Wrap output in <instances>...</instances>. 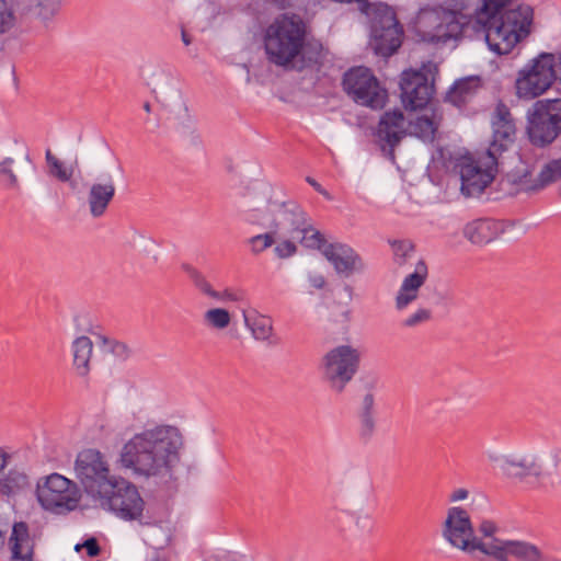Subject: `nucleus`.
Returning a JSON list of instances; mask_svg holds the SVG:
<instances>
[{
	"mask_svg": "<svg viewBox=\"0 0 561 561\" xmlns=\"http://www.w3.org/2000/svg\"><path fill=\"white\" fill-rule=\"evenodd\" d=\"M183 436L172 425H157L135 434L123 447L122 463L137 477L170 488L173 468L180 461Z\"/></svg>",
	"mask_w": 561,
	"mask_h": 561,
	"instance_id": "obj_1",
	"label": "nucleus"
},
{
	"mask_svg": "<svg viewBox=\"0 0 561 561\" xmlns=\"http://www.w3.org/2000/svg\"><path fill=\"white\" fill-rule=\"evenodd\" d=\"M305 24L299 18H277L268 25L264 36L267 60L285 70L302 71L318 66L320 53L305 48Z\"/></svg>",
	"mask_w": 561,
	"mask_h": 561,
	"instance_id": "obj_2",
	"label": "nucleus"
},
{
	"mask_svg": "<svg viewBox=\"0 0 561 561\" xmlns=\"http://www.w3.org/2000/svg\"><path fill=\"white\" fill-rule=\"evenodd\" d=\"M501 477L516 485L561 489V447L550 448L545 457L535 454H506L491 458Z\"/></svg>",
	"mask_w": 561,
	"mask_h": 561,
	"instance_id": "obj_3",
	"label": "nucleus"
},
{
	"mask_svg": "<svg viewBox=\"0 0 561 561\" xmlns=\"http://www.w3.org/2000/svg\"><path fill=\"white\" fill-rule=\"evenodd\" d=\"M531 23L533 9L522 4L490 21L472 22V30L484 38L490 50L506 55L529 35Z\"/></svg>",
	"mask_w": 561,
	"mask_h": 561,
	"instance_id": "obj_4",
	"label": "nucleus"
},
{
	"mask_svg": "<svg viewBox=\"0 0 561 561\" xmlns=\"http://www.w3.org/2000/svg\"><path fill=\"white\" fill-rule=\"evenodd\" d=\"M353 2L369 21V44L375 53L382 57L393 55L402 44L403 28L392 8L383 2L368 0H353Z\"/></svg>",
	"mask_w": 561,
	"mask_h": 561,
	"instance_id": "obj_5",
	"label": "nucleus"
},
{
	"mask_svg": "<svg viewBox=\"0 0 561 561\" xmlns=\"http://www.w3.org/2000/svg\"><path fill=\"white\" fill-rule=\"evenodd\" d=\"M75 470L84 491H138L134 483L110 473L107 463L98 449L80 451L75 461Z\"/></svg>",
	"mask_w": 561,
	"mask_h": 561,
	"instance_id": "obj_6",
	"label": "nucleus"
},
{
	"mask_svg": "<svg viewBox=\"0 0 561 561\" xmlns=\"http://www.w3.org/2000/svg\"><path fill=\"white\" fill-rule=\"evenodd\" d=\"M527 134L533 145L545 147L561 134V99H546L534 103L527 114Z\"/></svg>",
	"mask_w": 561,
	"mask_h": 561,
	"instance_id": "obj_7",
	"label": "nucleus"
},
{
	"mask_svg": "<svg viewBox=\"0 0 561 561\" xmlns=\"http://www.w3.org/2000/svg\"><path fill=\"white\" fill-rule=\"evenodd\" d=\"M443 538L454 548L476 557L479 551L488 556L492 541H484L474 535L470 515L460 506L448 508L442 527Z\"/></svg>",
	"mask_w": 561,
	"mask_h": 561,
	"instance_id": "obj_8",
	"label": "nucleus"
},
{
	"mask_svg": "<svg viewBox=\"0 0 561 561\" xmlns=\"http://www.w3.org/2000/svg\"><path fill=\"white\" fill-rule=\"evenodd\" d=\"M556 57L542 53L522 68L515 81L516 94L519 99L533 100L543 94L553 83Z\"/></svg>",
	"mask_w": 561,
	"mask_h": 561,
	"instance_id": "obj_9",
	"label": "nucleus"
},
{
	"mask_svg": "<svg viewBox=\"0 0 561 561\" xmlns=\"http://www.w3.org/2000/svg\"><path fill=\"white\" fill-rule=\"evenodd\" d=\"M499 159L486 151L474 159L472 156H462L458 159L456 168L459 169L461 192L467 197L481 194L493 181Z\"/></svg>",
	"mask_w": 561,
	"mask_h": 561,
	"instance_id": "obj_10",
	"label": "nucleus"
},
{
	"mask_svg": "<svg viewBox=\"0 0 561 561\" xmlns=\"http://www.w3.org/2000/svg\"><path fill=\"white\" fill-rule=\"evenodd\" d=\"M322 380L336 393L351 381V345H340L328 352L321 362Z\"/></svg>",
	"mask_w": 561,
	"mask_h": 561,
	"instance_id": "obj_11",
	"label": "nucleus"
},
{
	"mask_svg": "<svg viewBox=\"0 0 561 561\" xmlns=\"http://www.w3.org/2000/svg\"><path fill=\"white\" fill-rule=\"evenodd\" d=\"M388 98L387 90L381 87L371 69L353 66V101L359 105L380 110Z\"/></svg>",
	"mask_w": 561,
	"mask_h": 561,
	"instance_id": "obj_12",
	"label": "nucleus"
},
{
	"mask_svg": "<svg viewBox=\"0 0 561 561\" xmlns=\"http://www.w3.org/2000/svg\"><path fill=\"white\" fill-rule=\"evenodd\" d=\"M492 141L486 152L499 159L500 156L507 151L516 139V125L510 108L500 102L492 115Z\"/></svg>",
	"mask_w": 561,
	"mask_h": 561,
	"instance_id": "obj_13",
	"label": "nucleus"
},
{
	"mask_svg": "<svg viewBox=\"0 0 561 561\" xmlns=\"http://www.w3.org/2000/svg\"><path fill=\"white\" fill-rule=\"evenodd\" d=\"M401 99L405 108H423L430 102L434 87L426 75L416 70H405L400 80Z\"/></svg>",
	"mask_w": 561,
	"mask_h": 561,
	"instance_id": "obj_14",
	"label": "nucleus"
},
{
	"mask_svg": "<svg viewBox=\"0 0 561 561\" xmlns=\"http://www.w3.org/2000/svg\"><path fill=\"white\" fill-rule=\"evenodd\" d=\"M102 508L124 520H138L142 516L145 501L140 493H91Z\"/></svg>",
	"mask_w": 561,
	"mask_h": 561,
	"instance_id": "obj_15",
	"label": "nucleus"
},
{
	"mask_svg": "<svg viewBox=\"0 0 561 561\" xmlns=\"http://www.w3.org/2000/svg\"><path fill=\"white\" fill-rule=\"evenodd\" d=\"M488 556L496 561H508V556H513L518 561H561L558 558L543 554L534 543L518 540L492 539Z\"/></svg>",
	"mask_w": 561,
	"mask_h": 561,
	"instance_id": "obj_16",
	"label": "nucleus"
},
{
	"mask_svg": "<svg viewBox=\"0 0 561 561\" xmlns=\"http://www.w3.org/2000/svg\"><path fill=\"white\" fill-rule=\"evenodd\" d=\"M116 185L111 174H103L93 182L87 194V204L93 218L102 217L115 197Z\"/></svg>",
	"mask_w": 561,
	"mask_h": 561,
	"instance_id": "obj_17",
	"label": "nucleus"
},
{
	"mask_svg": "<svg viewBox=\"0 0 561 561\" xmlns=\"http://www.w3.org/2000/svg\"><path fill=\"white\" fill-rule=\"evenodd\" d=\"M428 276L427 265L424 261H419L414 271L408 274L394 297V308L398 311L405 310L420 296V290Z\"/></svg>",
	"mask_w": 561,
	"mask_h": 561,
	"instance_id": "obj_18",
	"label": "nucleus"
},
{
	"mask_svg": "<svg viewBox=\"0 0 561 561\" xmlns=\"http://www.w3.org/2000/svg\"><path fill=\"white\" fill-rule=\"evenodd\" d=\"M408 127L403 113L400 110L385 112L380 117L377 137L382 147L390 148L393 157V148L407 136Z\"/></svg>",
	"mask_w": 561,
	"mask_h": 561,
	"instance_id": "obj_19",
	"label": "nucleus"
},
{
	"mask_svg": "<svg viewBox=\"0 0 561 561\" xmlns=\"http://www.w3.org/2000/svg\"><path fill=\"white\" fill-rule=\"evenodd\" d=\"M7 543L11 552L10 561H35V537L30 534L25 522L13 524Z\"/></svg>",
	"mask_w": 561,
	"mask_h": 561,
	"instance_id": "obj_20",
	"label": "nucleus"
},
{
	"mask_svg": "<svg viewBox=\"0 0 561 561\" xmlns=\"http://www.w3.org/2000/svg\"><path fill=\"white\" fill-rule=\"evenodd\" d=\"M307 214L295 204H283L278 206L276 214L271 219L270 228L276 232L278 229H286L294 238L308 222Z\"/></svg>",
	"mask_w": 561,
	"mask_h": 561,
	"instance_id": "obj_21",
	"label": "nucleus"
},
{
	"mask_svg": "<svg viewBox=\"0 0 561 561\" xmlns=\"http://www.w3.org/2000/svg\"><path fill=\"white\" fill-rule=\"evenodd\" d=\"M503 232L500 221L490 218L476 219L466 225L463 236L473 244L482 245L492 242Z\"/></svg>",
	"mask_w": 561,
	"mask_h": 561,
	"instance_id": "obj_22",
	"label": "nucleus"
},
{
	"mask_svg": "<svg viewBox=\"0 0 561 561\" xmlns=\"http://www.w3.org/2000/svg\"><path fill=\"white\" fill-rule=\"evenodd\" d=\"M11 455L0 447V491H24L31 488L28 476L21 469L11 468L7 472Z\"/></svg>",
	"mask_w": 561,
	"mask_h": 561,
	"instance_id": "obj_23",
	"label": "nucleus"
},
{
	"mask_svg": "<svg viewBox=\"0 0 561 561\" xmlns=\"http://www.w3.org/2000/svg\"><path fill=\"white\" fill-rule=\"evenodd\" d=\"M463 16L458 15L454 11L443 14V21L439 23L435 33L431 34V43H446L449 39L458 38L463 32L472 28V21L465 23L461 21Z\"/></svg>",
	"mask_w": 561,
	"mask_h": 561,
	"instance_id": "obj_24",
	"label": "nucleus"
},
{
	"mask_svg": "<svg viewBox=\"0 0 561 561\" xmlns=\"http://www.w3.org/2000/svg\"><path fill=\"white\" fill-rule=\"evenodd\" d=\"M356 437L357 442L367 445L377 428L376 404L356 403Z\"/></svg>",
	"mask_w": 561,
	"mask_h": 561,
	"instance_id": "obj_25",
	"label": "nucleus"
},
{
	"mask_svg": "<svg viewBox=\"0 0 561 561\" xmlns=\"http://www.w3.org/2000/svg\"><path fill=\"white\" fill-rule=\"evenodd\" d=\"M480 87L481 81L478 77L457 80L446 93L445 101L461 108L473 99Z\"/></svg>",
	"mask_w": 561,
	"mask_h": 561,
	"instance_id": "obj_26",
	"label": "nucleus"
},
{
	"mask_svg": "<svg viewBox=\"0 0 561 561\" xmlns=\"http://www.w3.org/2000/svg\"><path fill=\"white\" fill-rule=\"evenodd\" d=\"M41 506L53 514L65 515L76 510L82 493H71V496H62L64 493H35Z\"/></svg>",
	"mask_w": 561,
	"mask_h": 561,
	"instance_id": "obj_27",
	"label": "nucleus"
},
{
	"mask_svg": "<svg viewBox=\"0 0 561 561\" xmlns=\"http://www.w3.org/2000/svg\"><path fill=\"white\" fill-rule=\"evenodd\" d=\"M245 327L251 331L256 341H270L273 335V321L270 317L259 313L256 310L242 311Z\"/></svg>",
	"mask_w": 561,
	"mask_h": 561,
	"instance_id": "obj_28",
	"label": "nucleus"
},
{
	"mask_svg": "<svg viewBox=\"0 0 561 561\" xmlns=\"http://www.w3.org/2000/svg\"><path fill=\"white\" fill-rule=\"evenodd\" d=\"M73 355V367L81 377L88 376L90 371V359L93 352V343L88 336L77 337L71 345Z\"/></svg>",
	"mask_w": 561,
	"mask_h": 561,
	"instance_id": "obj_29",
	"label": "nucleus"
},
{
	"mask_svg": "<svg viewBox=\"0 0 561 561\" xmlns=\"http://www.w3.org/2000/svg\"><path fill=\"white\" fill-rule=\"evenodd\" d=\"M347 244L340 242H329L321 251L322 255L333 265L339 274L348 275L351 271V256Z\"/></svg>",
	"mask_w": 561,
	"mask_h": 561,
	"instance_id": "obj_30",
	"label": "nucleus"
},
{
	"mask_svg": "<svg viewBox=\"0 0 561 561\" xmlns=\"http://www.w3.org/2000/svg\"><path fill=\"white\" fill-rule=\"evenodd\" d=\"M561 179V158L546 163L536 180L523 183L525 192H538Z\"/></svg>",
	"mask_w": 561,
	"mask_h": 561,
	"instance_id": "obj_31",
	"label": "nucleus"
},
{
	"mask_svg": "<svg viewBox=\"0 0 561 561\" xmlns=\"http://www.w3.org/2000/svg\"><path fill=\"white\" fill-rule=\"evenodd\" d=\"M379 376L375 370H364L357 378L356 403L376 404Z\"/></svg>",
	"mask_w": 561,
	"mask_h": 561,
	"instance_id": "obj_32",
	"label": "nucleus"
},
{
	"mask_svg": "<svg viewBox=\"0 0 561 561\" xmlns=\"http://www.w3.org/2000/svg\"><path fill=\"white\" fill-rule=\"evenodd\" d=\"M445 9H424L417 15L416 27L424 41L431 43V34L435 33L439 23L443 21V14L449 13Z\"/></svg>",
	"mask_w": 561,
	"mask_h": 561,
	"instance_id": "obj_33",
	"label": "nucleus"
},
{
	"mask_svg": "<svg viewBox=\"0 0 561 561\" xmlns=\"http://www.w3.org/2000/svg\"><path fill=\"white\" fill-rule=\"evenodd\" d=\"M45 160L48 167V173L59 182L69 183L71 188H76V182L72 181L75 169L72 165L67 167L56 156L53 154L50 149L45 152Z\"/></svg>",
	"mask_w": 561,
	"mask_h": 561,
	"instance_id": "obj_34",
	"label": "nucleus"
},
{
	"mask_svg": "<svg viewBox=\"0 0 561 561\" xmlns=\"http://www.w3.org/2000/svg\"><path fill=\"white\" fill-rule=\"evenodd\" d=\"M437 128L438 123L435 121L434 113L431 116L421 115L409 123L410 134L424 141H432Z\"/></svg>",
	"mask_w": 561,
	"mask_h": 561,
	"instance_id": "obj_35",
	"label": "nucleus"
},
{
	"mask_svg": "<svg viewBox=\"0 0 561 561\" xmlns=\"http://www.w3.org/2000/svg\"><path fill=\"white\" fill-rule=\"evenodd\" d=\"M35 491H79L77 483L57 472L42 477L36 482Z\"/></svg>",
	"mask_w": 561,
	"mask_h": 561,
	"instance_id": "obj_36",
	"label": "nucleus"
},
{
	"mask_svg": "<svg viewBox=\"0 0 561 561\" xmlns=\"http://www.w3.org/2000/svg\"><path fill=\"white\" fill-rule=\"evenodd\" d=\"M14 165L15 160L13 158H0V185L5 190L20 192L21 184Z\"/></svg>",
	"mask_w": 561,
	"mask_h": 561,
	"instance_id": "obj_37",
	"label": "nucleus"
},
{
	"mask_svg": "<svg viewBox=\"0 0 561 561\" xmlns=\"http://www.w3.org/2000/svg\"><path fill=\"white\" fill-rule=\"evenodd\" d=\"M302 247L310 250L322 251L329 243L324 236L308 221L297 233Z\"/></svg>",
	"mask_w": 561,
	"mask_h": 561,
	"instance_id": "obj_38",
	"label": "nucleus"
},
{
	"mask_svg": "<svg viewBox=\"0 0 561 561\" xmlns=\"http://www.w3.org/2000/svg\"><path fill=\"white\" fill-rule=\"evenodd\" d=\"M511 0H481V7L476 11L472 22L490 21L499 18Z\"/></svg>",
	"mask_w": 561,
	"mask_h": 561,
	"instance_id": "obj_39",
	"label": "nucleus"
},
{
	"mask_svg": "<svg viewBox=\"0 0 561 561\" xmlns=\"http://www.w3.org/2000/svg\"><path fill=\"white\" fill-rule=\"evenodd\" d=\"M182 270L186 273L196 289H198L202 294L210 298L219 297L218 291L213 289L210 283L206 279L205 275L201 271L191 264H183Z\"/></svg>",
	"mask_w": 561,
	"mask_h": 561,
	"instance_id": "obj_40",
	"label": "nucleus"
},
{
	"mask_svg": "<svg viewBox=\"0 0 561 561\" xmlns=\"http://www.w3.org/2000/svg\"><path fill=\"white\" fill-rule=\"evenodd\" d=\"M204 321L211 329L224 330L230 324L231 316L224 308H214L204 313Z\"/></svg>",
	"mask_w": 561,
	"mask_h": 561,
	"instance_id": "obj_41",
	"label": "nucleus"
},
{
	"mask_svg": "<svg viewBox=\"0 0 561 561\" xmlns=\"http://www.w3.org/2000/svg\"><path fill=\"white\" fill-rule=\"evenodd\" d=\"M393 259L398 265H403L414 252V245L409 240H399L391 243Z\"/></svg>",
	"mask_w": 561,
	"mask_h": 561,
	"instance_id": "obj_42",
	"label": "nucleus"
},
{
	"mask_svg": "<svg viewBox=\"0 0 561 561\" xmlns=\"http://www.w3.org/2000/svg\"><path fill=\"white\" fill-rule=\"evenodd\" d=\"M432 319V311L427 308H419L413 313L404 318L400 325L404 329L417 328Z\"/></svg>",
	"mask_w": 561,
	"mask_h": 561,
	"instance_id": "obj_43",
	"label": "nucleus"
},
{
	"mask_svg": "<svg viewBox=\"0 0 561 561\" xmlns=\"http://www.w3.org/2000/svg\"><path fill=\"white\" fill-rule=\"evenodd\" d=\"M102 345L105 351L112 353L115 357L125 360L130 355V348L124 342L108 339L106 336L101 337Z\"/></svg>",
	"mask_w": 561,
	"mask_h": 561,
	"instance_id": "obj_44",
	"label": "nucleus"
},
{
	"mask_svg": "<svg viewBox=\"0 0 561 561\" xmlns=\"http://www.w3.org/2000/svg\"><path fill=\"white\" fill-rule=\"evenodd\" d=\"M36 15L44 22L54 18L60 8V0H35Z\"/></svg>",
	"mask_w": 561,
	"mask_h": 561,
	"instance_id": "obj_45",
	"label": "nucleus"
},
{
	"mask_svg": "<svg viewBox=\"0 0 561 561\" xmlns=\"http://www.w3.org/2000/svg\"><path fill=\"white\" fill-rule=\"evenodd\" d=\"M15 24V16L5 0H0V34L7 33Z\"/></svg>",
	"mask_w": 561,
	"mask_h": 561,
	"instance_id": "obj_46",
	"label": "nucleus"
},
{
	"mask_svg": "<svg viewBox=\"0 0 561 561\" xmlns=\"http://www.w3.org/2000/svg\"><path fill=\"white\" fill-rule=\"evenodd\" d=\"M275 242L274 231L263 234H256L250 238L249 243L253 253L259 254L270 248Z\"/></svg>",
	"mask_w": 561,
	"mask_h": 561,
	"instance_id": "obj_47",
	"label": "nucleus"
},
{
	"mask_svg": "<svg viewBox=\"0 0 561 561\" xmlns=\"http://www.w3.org/2000/svg\"><path fill=\"white\" fill-rule=\"evenodd\" d=\"M243 217L244 220L251 225H259L267 228H270L271 219L273 218L267 211L261 209L248 210L244 213Z\"/></svg>",
	"mask_w": 561,
	"mask_h": 561,
	"instance_id": "obj_48",
	"label": "nucleus"
},
{
	"mask_svg": "<svg viewBox=\"0 0 561 561\" xmlns=\"http://www.w3.org/2000/svg\"><path fill=\"white\" fill-rule=\"evenodd\" d=\"M82 548L87 550V554L90 558L98 557L101 553V548L95 537L85 539L82 543H77L75 550L79 552Z\"/></svg>",
	"mask_w": 561,
	"mask_h": 561,
	"instance_id": "obj_49",
	"label": "nucleus"
},
{
	"mask_svg": "<svg viewBox=\"0 0 561 561\" xmlns=\"http://www.w3.org/2000/svg\"><path fill=\"white\" fill-rule=\"evenodd\" d=\"M274 252L277 257L287 259L297 252V245L289 240H285L275 247Z\"/></svg>",
	"mask_w": 561,
	"mask_h": 561,
	"instance_id": "obj_50",
	"label": "nucleus"
},
{
	"mask_svg": "<svg viewBox=\"0 0 561 561\" xmlns=\"http://www.w3.org/2000/svg\"><path fill=\"white\" fill-rule=\"evenodd\" d=\"M479 531L482 535L480 539L484 541H492L494 538V534L497 531L496 525L491 520H483L479 525Z\"/></svg>",
	"mask_w": 561,
	"mask_h": 561,
	"instance_id": "obj_51",
	"label": "nucleus"
},
{
	"mask_svg": "<svg viewBox=\"0 0 561 561\" xmlns=\"http://www.w3.org/2000/svg\"><path fill=\"white\" fill-rule=\"evenodd\" d=\"M216 300H229V301H243L245 293L241 289H225L222 293L218 291Z\"/></svg>",
	"mask_w": 561,
	"mask_h": 561,
	"instance_id": "obj_52",
	"label": "nucleus"
},
{
	"mask_svg": "<svg viewBox=\"0 0 561 561\" xmlns=\"http://www.w3.org/2000/svg\"><path fill=\"white\" fill-rule=\"evenodd\" d=\"M10 528V524L0 515V551L7 543Z\"/></svg>",
	"mask_w": 561,
	"mask_h": 561,
	"instance_id": "obj_53",
	"label": "nucleus"
},
{
	"mask_svg": "<svg viewBox=\"0 0 561 561\" xmlns=\"http://www.w3.org/2000/svg\"><path fill=\"white\" fill-rule=\"evenodd\" d=\"M308 280L316 289H322L325 286V278L322 274L313 273L308 275Z\"/></svg>",
	"mask_w": 561,
	"mask_h": 561,
	"instance_id": "obj_54",
	"label": "nucleus"
},
{
	"mask_svg": "<svg viewBox=\"0 0 561 561\" xmlns=\"http://www.w3.org/2000/svg\"><path fill=\"white\" fill-rule=\"evenodd\" d=\"M365 268V262L357 254L353 253V273L364 272Z\"/></svg>",
	"mask_w": 561,
	"mask_h": 561,
	"instance_id": "obj_55",
	"label": "nucleus"
},
{
	"mask_svg": "<svg viewBox=\"0 0 561 561\" xmlns=\"http://www.w3.org/2000/svg\"><path fill=\"white\" fill-rule=\"evenodd\" d=\"M342 87L347 95H351V68L345 70L342 78Z\"/></svg>",
	"mask_w": 561,
	"mask_h": 561,
	"instance_id": "obj_56",
	"label": "nucleus"
},
{
	"mask_svg": "<svg viewBox=\"0 0 561 561\" xmlns=\"http://www.w3.org/2000/svg\"><path fill=\"white\" fill-rule=\"evenodd\" d=\"M362 354L363 353L359 350L353 348V375L356 373V370L358 368Z\"/></svg>",
	"mask_w": 561,
	"mask_h": 561,
	"instance_id": "obj_57",
	"label": "nucleus"
},
{
	"mask_svg": "<svg viewBox=\"0 0 561 561\" xmlns=\"http://www.w3.org/2000/svg\"><path fill=\"white\" fill-rule=\"evenodd\" d=\"M554 72L557 80L561 83V51L558 54V59L556 60Z\"/></svg>",
	"mask_w": 561,
	"mask_h": 561,
	"instance_id": "obj_58",
	"label": "nucleus"
},
{
	"mask_svg": "<svg viewBox=\"0 0 561 561\" xmlns=\"http://www.w3.org/2000/svg\"><path fill=\"white\" fill-rule=\"evenodd\" d=\"M307 183H309L317 192H319L323 186L318 183L313 178L307 176L306 178Z\"/></svg>",
	"mask_w": 561,
	"mask_h": 561,
	"instance_id": "obj_59",
	"label": "nucleus"
},
{
	"mask_svg": "<svg viewBox=\"0 0 561 561\" xmlns=\"http://www.w3.org/2000/svg\"><path fill=\"white\" fill-rule=\"evenodd\" d=\"M181 37H182V42L185 46H188L192 43V37L188 35V33L185 30H182Z\"/></svg>",
	"mask_w": 561,
	"mask_h": 561,
	"instance_id": "obj_60",
	"label": "nucleus"
},
{
	"mask_svg": "<svg viewBox=\"0 0 561 561\" xmlns=\"http://www.w3.org/2000/svg\"><path fill=\"white\" fill-rule=\"evenodd\" d=\"M467 493H453L450 501L456 502L466 499Z\"/></svg>",
	"mask_w": 561,
	"mask_h": 561,
	"instance_id": "obj_61",
	"label": "nucleus"
},
{
	"mask_svg": "<svg viewBox=\"0 0 561 561\" xmlns=\"http://www.w3.org/2000/svg\"><path fill=\"white\" fill-rule=\"evenodd\" d=\"M272 2H274L275 4L279 5L280 8H285L287 5H289L290 3V0H271Z\"/></svg>",
	"mask_w": 561,
	"mask_h": 561,
	"instance_id": "obj_62",
	"label": "nucleus"
},
{
	"mask_svg": "<svg viewBox=\"0 0 561 561\" xmlns=\"http://www.w3.org/2000/svg\"><path fill=\"white\" fill-rule=\"evenodd\" d=\"M318 193L324 196L327 199H331V195L325 188L322 187Z\"/></svg>",
	"mask_w": 561,
	"mask_h": 561,
	"instance_id": "obj_63",
	"label": "nucleus"
},
{
	"mask_svg": "<svg viewBox=\"0 0 561 561\" xmlns=\"http://www.w3.org/2000/svg\"><path fill=\"white\" fill-rule=\"evenodd\" d=\"M144 110H145L147 113H150V112H151V105H150V103H149V102H146V103L144 104Z\"/></svg>",
	"mask_w": 561,
	"mask_h": 561,
	"instance_id": "obj_64",
	"label": "nucleus"
}]
</instances>
